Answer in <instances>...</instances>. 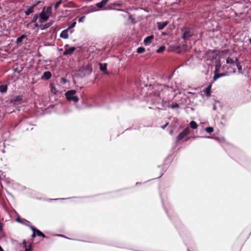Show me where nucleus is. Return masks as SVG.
Instances as JSON below:
<instances>
[{"label": "nucleus", "mask_w": 251, "mask_h": 251, "mask_svg": "<svg viewBox=\"0 0 251 251\" xmlns=\"http://www.w3.org/2000/svg\"><path fill=\"white\" fill-rule=\"evenodd\" d=\"M24 247L25 248V251H32V247L31 245L27 246L26 242L25 240L23 241Z\"/></svg>", "instance_id": "4468645a"}, {"label": "nucleus", "mask_w": 251, "mask_h": 251, "mask_svg": "<svg viewBox=\"0 0 251 251\" xmlns=\"http://www.w3.org/2000/svg\"><path fill=\"white\" fill-rule=\"evenodd\" d=\"M182 38L184 39H188L190 37L192 36L193 33L191 30L187 27H184L182 29Z\"/></svg>", "instance_id": "7ed1b4c3"}, {"label": "nucleus", "mask_w": 251, "mask_h": 251, "mask_svg": "<svg viewBox=\"0 0 251 251\" xmlns=\"http://www.w3.org/2000/svg\"><path fill=\"white\" fill-rule=\"evenodd\" d=\"M214 109H215V105H214Z\"/></svg>", "instance_id": "864d4df0"}, {"label": "nucleus", "mask_w": 251, "mask_h": 251, "mask_svg": "<svg viewBox=\"0 0 251 251\" xmlns=\"http://www.w3.org/2000/svg\"><path fill=\"white\" fill-rule=\"evenodd\" d=\"M85 16H82V17H81V18H79V22H80V23L83 22L84 20H85Z\"/></svg>", "instance_id": "7c9ffc66"}, {"label": "nucleus", "mask_w": 251, "mask_h": 251, "mask_svg": "<svg viewBox=\"0 0 251 251\" xmlns=\"http://www.w3.org/2000/svg\"><path fill=\"white\" fill-rule=\"evenodd\" d=\"M162 87L161 91L158 94L160 98H162L163 102H166L167 99H168L170 95L172 94L174 90L172 88L166 86H161Z\"/></svg>", "instance_id": "f257e3e1"}, {"label": "nucleus", "mask_w": 251, "mask_h": 251, "mask_svg": "<svg viewBox=\"0 0 251 251\" xmlns=\"http://www.w3.org/2000/svg\"><path fill=\"white\" fill-rule=\"evenodd\" d=\"M190 126L193 129H196L198 127V125L195 121H191L190 123Z\"/></svg>", "instance_id": "a211bd4d"}, {"label": "nucleus", "mask_w": 251, "mask_h": 251, "mask_svg": "<svg viewBox=\"0 0 251 251\" xmlns=\"http://www.w3.org/2000/svg\"><path fill=\"white\" fill-rule=\"evenodd\" d=\"M190 133L189 127H186L181 132H180L176 137L177 141H179L184 138L186 136Z\"/></svg>", "instance_id": "20e7f679"}, {"label": "nucleus", "mask_w": 251, "mask_h": 251, "mask_svg": "<svg viewBox=\"0 0 251 251\" xmlns=\"http://www.w3.org/2000/svg\"><path fill=\"white\" fill-rule=\"evenodd\" d=\"M168 106L172 109L178 108L179 107V104L177 103L168 105Z\"/></svg>", "instance_id": "4be33fe9"}, {"label": "nucleus", "mask_w": 251, "mask_h": 251, "mask_svg": "<svg viewBox=\"0 0 251 251\" xmlns=\"http://www.w3.org/2000/svg\"><path fill=\"white\" fill-rule=\"evenodd\" d=\"M75 50V48L74 47H72L66 49L63 53V54L65 55L72 54Z\"/></svg>", "instance_id": "0eeeda50"}, {"label": "nucleus", "mask_w": 251, "mask_h": 251, "mask_svg": "<svg viewBox=\"0 0 251 251\" xmlns=\"http://www.w3.org/2000/svg\"><path fill=\"white\" fill-rule=\"evenodd\" d=\"M165 49V47L164 46H161L160 47H159V48L158 49H157V53H161L162 52H163Z\"/></svg>", "instance_id": "a878e982"}, {"label": "nucleus", "mask_w": 251, "mask_h": 251, "mask_svg": "<svg viewBox=\"0 0 251 251\" xmlns=\"http://www.w3.org/2000/svg\"><path fill=\"white\" fill-rule=\"evenodd\" d=\"M51 76V74L50 72H49V71H47V72H45L42 76L41 77V78L42 79H45V80H48L49 79Z\"/></svg>", "instance_id": "1a4fd4ad"}, {"label": "nucleus", "mask_w": 251, "mask_h": 251, "mask_svg": "<svg viewBox=\"0 0 251 251\" xmlns=\"http://www.w3.org/2000/svg\"><path fill=\"white\" fill-rule=\"evenodd\" d=\"M202 137H205V138H210L208 136H202Z\"/></svg>", "instance_id": "8fccbe9b"}, {"label": "nucleus", "mask_w": 251, "mask_h": 251, "mask_svg": "<svg viewBox=\"0 0 251 251\" xmlns=\"http://www.w3.org/2000/svg\"><path fill=\"white\" fill-rule=\"evenodd\" d=\"M70 31V30L67 28L64 30H63L60 35V37L63 39H67L69 37L68 32Z\"/></svg>", "instance_id": "6e6552de"}, {"label": "nucleus", "mask_w": 251, "mask_h": 251, "mask_svg": "<svg viewBox=\"0 0 251 251\" xmlns=\"http://www.w3.org/2000/svg\"><path fill=\"white\" fill-rule=\"evenodd\" d=\"M60 236H62V237H65V236H63V235H60Z\"/></svg>", "instance_id": "603ef678"}, {"label": "nucleus", "mask_w": 251, "mask_h": 251, "mask_svg": "<svg viewBox=\"0 0 251 251\" xmlns=\"http://www.w3.org/2000/svg\"><path fill=\"white\" fill-rule=\"evenodd\" d=\"M205 131L209 133H210L211 132H212L213 131V128L212 127H206L205 128Z\"/></svg>", "instance_id": "cd10ccee"}, {"label": "nucleus", "mask_w": 251, "mask_h": 251, "mask_svg": "<svg viewBox=\"0 0 251 251\" xmlns=\"http://www.w3.org/2000/svg\"><path fill=\"white\" fill-rule=\"evenodd\" d=\"M2 230V226L1 223H0V232Z\"/></svg>", "instance_id": "a19ab883"}, {"label": "nucleus", "mask_w": 251, "mask_h": 251, "mask_svg": "<svg viewBox=\"0 0 251 251\" xmlns=\"http://www.w3.org/2000/svg\"><path fill=\"white\" fill-rule=\"evenodd\" d=\"M50 25H51L50 24H49H49H47L45 25V28H48V27H50Z\"/></svg>", "instance_id": "e433bc0d"}, {"label": "nucleus", "mask_w": 251, "mask_h": 251, "mask_svg": "<svg viewBox=\"0 0 251 251\" xmlns=\"http://www.w3.org/2000/svg\"><path fill=\"white\" fill-rule=\"evenodd\" d=\"M61 80L63 83H66L67 81L65 78H61Z\"/></svg>", "instance_id": "72a5a7b5"}, {"label": "nucleus", "mask_w": 251, "mask_h": 251, "mask_svg": "<svg viewBox=\"0 0 251 251\" xmlns=\"http://www.w3.org/2000/svg\"><path fill=\"white\" fill-rule=\"evenodd\" d=\"M76 92V91L75 90H71L67 91L65 93L67 99L70 101L72 100L75 102H77L79 100V98L78 97L75 96Z\"/></svg>", "instance_id": "f03ea898"}, {"label": "nucleus", "mask_w": 251, "mask_h": 251, "mask_svg": "<svg viewBox=\"0 0 251 251\" xmlns=\"http://www.w3.org/2000/svg\"><path fill=\"white\" fill-rule=\"evenodd\" d=\"M7 87L6 85H1L0 86V92L2 93H5L7 91Z\"/></svg>", "instance_id": "dca6fc26"}, {"label": "nucleus", "mask_w": 251, "mask_h": 251, "mask_svg": "<svg viewBox=\"0 0 251 251\" xmlns=\"http://www.w3.org/2000/svg\"><path fill=\"white\" fill-rule=\"evenodd\" d=\"M0 251H4L0 246Z\"/></svg>", "instance_id": "37998d69"}, {"label": "nucleus", "mask_w": 251, "mask_h": 251, "mask_svg": "<svg viewBox=\"0 0 251 251\" xmlns=\"http://www.w3.org/2000/svg\"><path fill=\"white\" fill-rule=\"evenodd\" d=\"M108 0H102L101 1H102L104 5H106Z\"/></svg>", "instance_id": "c9c22d12"}, {"label": "nucleus", "mask_w": 251, "mask_h": 251, "mask_svg": "<svg viewBox=\"0 0 251 251\" xmlns=\"http://www.w3.org/2000/svg\"><path fill=\"white\" fill-rule=\"evenodd\" d=\"M166 104V103H162V105H163V107H165V104Z\"/></svg>", "instance_id": "09e8293b"}, {"label": "nucleus", "mask_w": 251, "mask_h": 251, "mask_svg": "<svg viewBox=\"0 0 251 251\" xmlns=\"http://www.w3.org/2000/svg\"><path fill=\"white\" fill-rule=\"evenodd\" d=\"M153 39V36L151 35L146 38L144 41V43L145 45H148L151 43L152 39Z\"/></svg>", "instance_id": "9b49d317"}, {"label": "nucleus", "mask_w": 251, "mask_h": 251, "mask_svg": "<svg viewBox=\"0 0 251 251\" xmlns=\"http://www.w3.org/2000/svg\"><path fill=\"white\" fill-rule=\"evenodd\" d=\"M106 69H107V64L106 63L100 64V69L101 71H102L103 72H105L106 71Z\"/></svg>", "instance_id": "aec40b11"}, {"label": "nucleus", "mask_w": 251, "mask_h": 251, "mask_svg": "<svg viewBox=\"0 0 251 251\" xmlns=\"http://www.w3.org/2000/svg\"><path fill=\"white\" fill-rule=\"evenodd\" d=\"M35 26L36 27H38V25L37 24H35Z\"/></svg>", "instance_id": "a18cd8bd"}, {"label": "nucleus", "mask_w": 251, "mask_h": 251, "mask_svg": "<svg viewBox=\"0 0 251 251\" xmlns=\"http://www.w3.org/2000/svg\"><path fill=\"white\" fill-rule=\"evenodd\" d=\"M219 75H221V76H225V75H226V74H220Z\"/></svg>", "instance_id": "79ce46f5"}, {"label": "nucleus", "mask_w": 251, "mask_h": 251, "mask_svg": "<svg viewBox=\"0 0 251 251\" xmlns=\"http://www.w3.org/2000/svg\"><path fill=\"white\" fill-rule=\"evenodd\" d=\"M250 43H251V39H250Z\"/></svg>", "instance_id": "3c124183"}, {"label": "nucleus", "mask_w": 251, "mask_h": 251, "mask_svg": "<svg viewBox=\"0 0 251 251\" xmlns=\"http://www.w3.org/2000/svg\"><path fill=\"white\" fill-rule=\"evenodd\" d=\"M30 229L31 230H33L35 231V233H36V234H37V235L40 236L41 234H42V232L40 231L39 230L34 228V227L32 226H30Z\"/></svg>", "instance_id": "6ab92c4d"}, {"label": "nucleus", "mask_w": 251, "mask_h": 251, "mask_svg": "<svg viewBox=\"0 0 251 251\" xmlns=\"http://www.w3.org/2000/svg\"><path fill=\"white\" fill-rule=\"evenodd\" d=\"M53 90H54V89H53V88L52 87V88H51V91H52V92H53V93H55V92L53 91Z\"/></svg>", "instance_id": "de8ad7c7"}, {"label": "nucleus", "mask_w": 251, "mask_h": 251, "mask_svg": "<svg viewBox=\"0 0 251 251\" xmlns=\"http://www.w3.org/2000/svg\"><path fill=\"white\" fill-rule=\"evenodd\" d=\"M221 77V75L218 74H215V75L213 77V80L214 81H216L218 78Z\"/></svg>", "instance_id": "c85d7f7f"}, {"label": "nucleus", "mask_w": 251, "mask_h": 251, "mask_svg": "<svg viewBox=\"0 0 251 251\" xmlns=\"http://www.w3.org/2000/svg\"><path fill=\"white\" fill-rule=\"evenodd\" d=\"M16 221H18V222H20V223L21 222V221H20V220L19 219H18V218H17V219H16Z\"/></svg>", "instance_id": "c03bdc74"}, {"label": "nucleus", "mask_w": 251, "mask_h": 251, "mask_svg": "<svg viewBox=\"0 0 251 251\" xmlns=\"http://www.w3.org/2000/svg\"><path fill=\"white\" fill-rule=\"evenodd\" d=\"M145 50L143 47H139L137 49V51L138 53H141L145 51Z\"/></svg>", "instance_id": "bb28decb"}, {"label": "nucleus", "mask_w": 251, "mask_h": 251, "mask_svg": "<svg viewBox=\"0 0 251 251\" xmlns=\"http://www.w3.org/2000/svg\"><path fill=\"white\" fill-rule=\"evenodd\" d=\"M40 236H41L44 238L45 237V235L42 232L41 235Z\"/></svg>", "instance_id": "ea45409f"}, {"label": "nucleus", "mask_w": 251, "mask_h": 251, "mask_svg": "<svg viewBox=\"0 0 251 251\" xmlns=\"http://www.w3.org/2000/svg\"><path fill=\"white\" fill-rule=\"evenodd\" d=\"M61 3V1H58V2H57L55 4V6H54V8H55V9H57V8H58V6H59V5H60V4Z\"/></svg>", "instance_id": "c756f323"}, {"label": "nucleus", "mask_w": 251, "mask_h": 251, "mask_svg": "<svg viewBox=\"0 0 251 251\" xmlns=\"http://www.w3.org/2000/svg\"><path fill=\"white\" fill-rule=\"evenodd\" d=\"M168 123H166L165 125L162 126L161 127L163 129H165L166 128V127L168 126Z\"/></svg>", "instance_id": "4c0bfd02"}, {"label": "nucleus", "mask_w": 251, "mask_h": 251, "mask_svg": "<svg viewBox=\"0 0 251 251\" xmlns=\"http://www.w3.org/2000/svg\"><path fill=\"white\" fill-rule=\"evenodd\" d=\"M40 2V1H38L36 3L33 4L32 6L28 7L25 11V15H29L30 14L32 13L33 11V8L36 7Z\"/></svg>", "instance_id": "423d86ee"}, {"label": "nucleus", "mask_w": 251, "mask_h": 251, "mask_svg": "<svg viewBox=\"0 0 251 251\" xmlns=\"http://www.w3.org/2000/svg\"><path fill=\"white\" fill-rule=\"evenodd\" d=\"M168 24L167 22H158L157 26L159 30L163 29Z\"/></svg>", "instance_id": "9d476101"}, {"label": "nucleus", "mask_w": 251, "mask_h": 251, "mask_svg": "<svg viewBox=\"0 0 251 251\" xmlns=\"http://www.w3.org/2000/svg\"><path fill=\"white\" fill-rule=\"evenodd\" d=\"M98 10H99V9L97 7L96 5V6H92L90 7V11L91 12H95V11H97Z\"/></svg>", "instance_id": "b1692460"}, {"label": "nucleus", "mask_w": 251, "mask_h": 251, "mask_svg": "<svg viewBox=\"0 0 251 251\" xmlns=\"http://www.w3.org/2000/svg\"><path fill=\"white\" fill-rule=\"evenodd\" d=\"M226 62L227 64H233L235 63V58L233 59L230 57H228L226 59Z\"/></svg>", "instance_id": "2eb2a0df"}, {"label": "nucleus", "mask_w": 251, "mask_h": 251, "mask_svg": "<svg viewBox=\"0 0 251 251\" xmlns=\"http://www.w3.org/2000/svg\"><path fill=\"white\" fill-rule=\"evenodd\" d=\"M32 231H33V233L31 235V237L32 238H34L35 236H36V233H35V231L33 230H32Z\"/></svg>", "instance_id": "f704fd0d"}, {"label": "nucleus", "mask_w": 251, "mask_h": 251, "mask_svg": "<svg viewBox=\"0 0 251 251\" xmlns=\"http://www.w3.org/2000/svg\"><path fill=\"white\" fill-rule=\"evenodd\" d=\"M52 12V8L51 6L48 7L47 9L44 10V12L49 16Z\"/></svg>", "instance_id": "412c9836"}, {"label": "nucleus", "mask_w": 251, "mask_h": 251, "mask_svg": "<svg viewBox=\"0 0 251 251\" xmlns=\"http://www.w3.org/2000/svg\"><path fill=\"white\" fill-rule=\"evenodd\" d=\"M76 22H74L73 23H72V24L67 28L68 29H69L70 30V32L71 33H72L73 32V31L71 30V29L72 28H74L75 26L76 25Z\"/></svg>", "instance_id": "5701e85b"}, {"label": "nucleus", "mask_w": 251, "mask_h": 251, "mask_svg": "<svg viewBox=\"0 0 251 251\" xmlns=\"http://www.w3.org/2000/svg\"><path fill=\"white\" fill-rule=\"evenodd\" d=\"M105 5H104L102 1L96 4L97 7L98 9H102Z\"/></svg>", "instance_id": "393cba45"}, {"label": "nucleus", "mask_w": 251, "mask_h": 251, "mask_svg": "<svg viewBox=\"0 0 251 251\" xmlns=\"http://www.w3.org/2000/svg\"><path fill=\"white\" fill-rule=\"evenodd\" d=\"M220 66H221L220 64H219V65L217 64L216 65V70H215L216 72L219 71Z\"/></svg>", "instance_id": "2f4dec72"}, {"label": "nucleus", "mask_w": 251, "mask_h": 251, "mask_svg": "<svg viewBox=\"0 0 251 251\" xmlns=\"http://www.w3.org/2000/svg\"><path fill=\"white\" fill-rule=\"evenodd\" d=\"M45 8H44L43 11L41 12L39 16V21L40 23H44L48 21L49 18V16L44 12Z\"/></svg>", "instance_id": "39448f33"}, {"label": "nucleus", "mask_w": 251, "mask_h": 251, "mask_svg": "<svg viewBox=\"0 0 251 251\" xmlns=\"http://www.w3.org/2000/svg\"><path fill=\"white\" fill-rule=\"evenodd\" d=\"M212 87V84H210L206 89L204 90V92L207 97H209L211 95V89Z\"/></svg>", "instance_id": "ddd939ff"}, {"label": "nucleus", "mask_w": 251, "mask_h": 251, "mask_svg": "<svg viewBox=\"0 0 251 251\" xmlns=\"http://www.w3.org/2000/svg\"><path fill=\"white\" fill-rule=\"evenodd\" d=\"M37 16H35L32 20V22H35L36 21V20H37Z\"/></svg>", "instance_id": "58836bf2"}, {"label": "nucleus", "mask_w": 251, "mask_h": 251, "mask_svg": "<svg viewBox=\"0 0 251 251\" xmlns=\"http://www.w3.org/2000/svg\"><path fill=\"white\" fill-rule=\"evenodd\" d=\"M26 37L25 35H23L21 37L18 38L16 40V43L17 44H19L22 42L24 39H25Z\"/></svg>", "instance_id": "f3484780"}, {"label": "nucleus", "mask_w": 251, "mask_h": 251, "mask_svg": "<svg viewBox=\"0 0 251 251\" xmlns=\"http://www.w3.org/2000/svg\"><path fill=\"white\" fill-rule=\"evenodd\" d=\"M53 90H54V89H53V88L52 87V88H51V91H52V92H53V93H55V92L53 91Z\"/></svg>", "instance_id": "49530a36"}, {"label": "nucleus", "mask_w": 251, "mask_h": 251, "mask_svg": "<svg viewBox=\"0 0 251 251\" xmlns=\"http://www.w3.org/2000/svg\"><path fill=\"white\" fill-rule=\"evenodd\" d=\"M22 100V97L21 96L17 97L15 100V101H20Z\"/></svg>", "instance_id": "473e14b6"}, {"label": "nucleus", "mask_w": 251, "mask_h": 251, "mask_svg": "<svg viewBox=\"0 0 251 251\" xmlns=\"http://www.w3.org/2000/svg\"><path fill=\"white\" fill-rule=\"evenodd\" d=\"M235 64L238 68V72L240 73V74H243V71H242V66L240 64V63L239 62V60L237 58H235Z\"/></svg>", "instance_id": "f8f14e48"}]
</instances>
